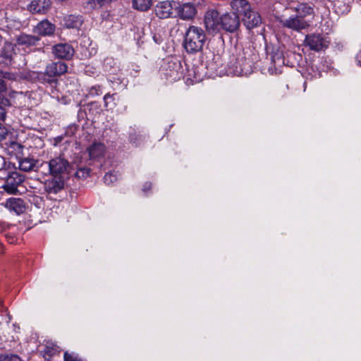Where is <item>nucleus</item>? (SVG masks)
<instances>
[{
    "label": "nucleus",
    "instance_id": "obj_1",
    "mask_svg": "<svg viewBox=\"0 0 361 361\" xmlns=\"http://www.w3.org/2000/svg\"><path fill=\"white\" fill-rule=\"evenodd\" d=\"M293 13L287 18L281 20L284 27L300 32L307 28L314 16V8L310 4L302 3L290 8Z\"/></svg>",
    "mask_w": 361,
    "mask_h": 361
},
{
    "label": "nucleus",
    "instance_id": "obj_2",
    "mask_svg": "<svg viewBox=\"0 0 361 361\" xmlns=\"http://www.w3.org/2000/svg\"><path fill=\"white\" fill-rule=\"evenodd\" d=\"M67 71L68 66L66 63L52 61L46 66L44 71H39V83L53 90L58 86L59 78Z\"/></svg>",
    "mask_w": 361,
    "mask_h": 361
},
{
    "label": "nucleus",
    "instance_id": "obj_3",
    "mask_svg": "<svg viewBox=\"0 0 361 361\" xmlns=\"http://www.w3.org/2000/svg\"><path fill=\"white\" fill-rule=\"evenodd\" d=\"M207 40L204 30L195 25H190L185 31L183 46L185 51L195 54L202 51Z\"/></svg>",
    "mask_w": 361,
    "mask_h": 361
},
{
    "label": "nucleus",
    "instance_id": "obj_4",
    "mask_svg": "<svg viewBox=\"0 0 361 361\" xmlns=\"http://www.w3.org/2000/svg\"><path fill=\"white\" fill-rule=\"evenodd\" d=\"M45 175L64 177L68 173L69 161L62 156L56 157L49 161H43L37 166Z\"/></svg>",
    "mask_w": 361,
    "mask_h": 361
},
{
    "label": "nucleus",
    "instance_id": "obj_5",
    "mask_svg": "<svg viewBox=\"0 0 361 361\" xmlns=\"http://www.w3.org/2000/svg\"><path fill=\"white\" fill-rule=\"evenodd\" d=\"M204 0H192L188 2L176 1L175 4V15L183 20H193L199 10L204 7Z\"/></svg>",
    "mask_w": 361,
    "mask_h": 361
},
{
    "label": "nucleus",
    "instance_id": "obj_6",
    "mask_svg": "<svg viewBox=\"0 0 361 361\" xmlns=\"http://www.w3.org/2000/svg\"><path fill=\"white\" fill-rule=\"evenodd\" d=\"M159 71L161 77L170 82L179 80L183 75L180 61L176 59L164 60Z\"/></svg>",
    "mask_w": 361,
    "mask_h": 361
},
{
    "label": "nucleus",
    "instance_id": "obj_7",
    "mask_svg": "<svg viewBox=\"0 0 361 361\" xmlns=\"http://www.w3.org/2000/svg\"><path fill=\"white\" fill-rule=\"evenodd\" d=\"M228 67L235 75H248L253 71L254 61L242 53L229 62Z\"/></svg>",
    "mask_w": 361,
    "mask_h": 361
},
{
    "label": "nucleus",
    "instance_id": "obj_8",
    "mask_svg": "<svg viewBox=\"0 0 361 361\" xmlns=\"http://www.w3.org/2000/svg\"><path fill=\"white\" fill-rule=\"evenodd\" d=\"M329 43V37L326 35L319 33L307 35L304 41L305 47L317 52L326 49Z\"/></svg>",
    "mask_w": 361,
    "mask_h": 361
},
{
    "label": "nucleus",
    "instance_id": "obj_9",
    "mask_svg": "<svg viewBox=\"0 0 361 361\" xmlns=\"http://www.w3.org/2000/svg\"><path fill=\"white\" fill-rule=\"evenodd\" d=\"M24 180V176L18 172H12L6 179L2 188L9 194H17L19 192L18 188L22 185Z\"/></svg>",
    "mask_w": 361,
    "mask_h": 361
},
{
    "label": "nucleus",
    "instance_id": "obj_10",
    "mask_svg": "<svg viewBox=\"0 0 361 361\" xmlns=\"http://www.w3.org/2000/svg\"><path fill=\"white\" fill-rule=\"evenodd\" d=\"M239 12L226 13L220 17L221 27L227 32H233L240 25Z\"/></svg>",
    "mask_w": 361,
    "mask_h": 361
},
{
    "label": "nucleus",
    "instance_id": "obj_11",
    "mask_svg": "<svg viewBox=\"0 0 361 361\" xmlns=\"http://www.w3.org/2000/svg\"><path fill=\"white\" fill-rule=\"evenodd\" d=\"M237 12L243 16V22L248 30L258 27L262 23L260 15L257 12L252 11L250 6L247 10L241 9L237 11Z\"/></svg>",
    "mask_w": 361,
    "mask_h": 361
},
{
    "label": "nucleus",
    "instance_id": "obj_12",
    "mask_svg": "<svg viewBox=\"0 0 361 361\" xmlns=\"http://www.w3.org/2000/svg\"><path fill=\"white\" fill-rule=\"evenodd\" d=\"M52 54L59 59L71 60L75 54V49L68 43H59L53 46Z\"/></svg>",
    "mask_w": 361,
    "mask_h": 361
},
{
    "label": "nucleus",
    "instance_id": "obj_13",
    "mask_svg": "<svg viewBox=\"0 0 361 361\" xmlns=\"http://www.w3.org/2000/svg\"><path fill=\"white\" fill-rule=\"evenodd\" d=\"M65 178L51 176L44 183V190L49 194H56L63 189Z\"/></svg>",
    "mask_w": 361,
    "mask_h": 361
},
{
    "label": "nucleus",
    "instance_id": "obj_14",
    "mask_svg": "<svg viewBox=\"0 0 361 361\" xmlns=\"http://www.w3.org/2000/svg\"><path fill=\"white\" fill-rule=\"evenodd\" d=\"M2 205L9 210V212H13L17 215L24 213L27 207L26 202L20 197L8 198Z\"/></svg>",
    "mask_w": 361,
    "mask_h": 361
},
{
    "label": "nucleus",
    "instance_id": "obj_15",
    "mask_svg": "<svg viewBox=\"0 0 361 361\" xmlns=\"http://www.w3.org/2000/svg\"><path fill=\"white\" fill-rule=\"evenodd\" d=\"M175 1H164L159 3L154 8L157 17L161 19L168 18L173 16L175 11Z\"/></svg>",
    "mask_w": 361,
    "mask_h": 361
},
{
    "label": "nucleus",
    "instance_id": "obj_16",
    "mask_svg": "<svg viewBox=\"0 0 361 361\" xmlns=\"http://www.w3.org/2000/svg\"><path fill=\"white\" fill-rule=\"evenodd\" d=\"M204 23L209 32H214L221 27L220 17L216 10H209L204 15Z\"/></svg>",
    "mask_w": 361,
    "mask_h": 361
},
{
    "label": "nucleus",
    "instance_id": "obj_17",
    "mask_svg": "<svg viewBox=\"0 0 361 361\" xmlns=\"http://www.w3.org/2000/svg\"><path fill=\"white\" fill-rule=\"evenodd\" d=\"M56 26L54 24L49 22L47 19H44L39 22L34 27L33 32L37 34V36H51L54 34Z\"/></svg>",
    "mask_w": 361,
    "mask_h": 361
},
{
    "label": "nucleus",
    "instance_id": "obj_18",
    "mask_svg": "<svg viewBox=\"0 0 361 361\" xmlns=\"http://www.w3.org/2000/svg\"><path fill=\"white\" fill-rule=\"evenodd\" d=\"M15 54L13 44L5 42L0 50V64L10 65Z\"/></svg>",
    "mask_w": 361,
    "mask_h": 361
},
{
    "label": "nucleus",
    "instance_id": "obj_19",
    "mask_svg": "<svg viewBox=\"0 0 361 361\" xmlns=\"http://www.w3.org/2000/svg\"><path fill=\"white\" fill-rule=\"evenodd\" d=\"M16 43L20 46L32 47L38 44L40 37L34 35L20 33L15 36Z\"/></svg>",
    "mask_w": 361,
    "mask_h": 361
},
{
    "label": "nucleus",
    "instance_id": "obj_20",
    "mask_svg": "<svg viewBox=\"0 0 361 361\" xmlns=\"http://www.w3.org/2000/svg\"><path fill=\"white\" fill-rule=\"evenodd\" d=\"M50 7V0H32L29 5L30 11L35 13H45Z\"/></svg>",
    "mask_w": 361,
    "mask_h": 361
},
{
    "label": "nucleus",
    "instance_id": "obj_21",
    "mask_svg": "<svg viewBox=\"0 0 361 361\" xmlns=\"http://www.w3.org/2000/svg\"><path fill=\"white\" fill-rule=\"evenodd\" d=\"M63 26L68 29H80L83 23V17L80 15L70 14L64 16Z\"/></svg>",
    "mask_w": 361,
    "mask_h": 361
},
{
    "label": "nucleus",
    "instance_id": "obj_22",
    "mask_svg": "<svg viewBox=\"0 0 361 361\" xmlns=\"http://www.w3.org/2000/svg\"><path fill=\"white\" fill-rule=\"evenodd\" d=\"M328 7H331L337 15L346 14L350 11V6L346 0H327Z\"/></svg>",
    "mask_w": 361,
    "mask_h": 361
},
{
    "label": "nucleus",
    "instance_id": "obj_23",
    "mask_svg": "<svg viewBox=\"0 0 361 361\" xmlns=\"http://www.w3.org/2000/svg\"><path fill=\"white\" fill-rule=\"evenodd\" d=\"M18 159L19 169L21 171L27 172L32 170H35L38 172H41V171H39V169L37 168V166L40 165L38 161H36L32 158L28 157L22 159L21 157Z\"/></svg>",
    "mask_w": 361,
    "mask_h": 361
},
{
    "label": "nucleus",
    "instance_id": "obj_24",
    "mask_svg": "<svg viewBox=\"0 0 361 361\" xmlns=\"http://www.w3.org/2000/svg\"><path fill=\"white\" fill-rule=\"evenodd\" d=\"M87 150L91 159H99L104 154L105 145L100 142H94L88 147Z\"/></svg>",
    "mask_w": 361,
    "mask_h": 361
},
{
    "label": "nucleus",
    "instance_id": "obj_25",
    "mask_svg": "<svg viewBox=\"0 0 361 361\" xmlns=\"http://www.w3.org/2000/svg\"><path fill=\"white\" fill-rule=\"evenodd\" d=\"M7 150L8 153L11 155L16 156L18 159L23 155L24 146L20 143L16 141H11L9 142H6Z\"/></svg>",
    "mask_w": 361,
    "mask_h": 361
},
{
    "label": "nucleus",
    "instance_id": "obj_26",
    "mask_svg": "<svg viewBox=\"0 0 361 361\" xmlns=\"http://www.w3.org/2000/svg\"><path fill=\"white\" fill-rule=\"evenodd\" d=\"M0 77L6 84L11 85L13 82H20V72H11L0 70Z\"/></svg>",
    "mask_w": 361,
    "mask_h": 361
},
{
    "label": "nucleus",
    "instance_id": "obj_27",
    "mask_svg": "<svg viewBox=\"0 0 361 361\" xmlns=\"http://www.w3.org/2000/svg\"><path fill=\"white\" fill-rule=\"evenodd\" d=\"M271 59L275 65L278 66L286 65L288 62L285 59L283 51L280 48L274 50Z\"/></svg>",
    "mask_w": 361,
    "mask_h": 361
},
{
    "label": "nucleus",
    "instance_id": "obj_28",
    "mask_svg": "<svg viewBox=\"0 0 361 361\" xmlns=\"http://www.w3.org/2000/svg\"><path fill=\"white\" fill-rule=\"evenodd\" d=\"M11 106V101L4 94H0V121H4L6 117V109Z\"/></svg>",
    "mask_w": 361,
    "mask_h": 361
},
{
    "label": "nucleus",
    "instance_id": "obj_29",
    "mask_svg": "<svg viewBox=\"0 0 361 361\" xmlns=\"http://www.w3.org/2000/svg\"><path fill=\"white\" fill-rule=\"evenodd\" d=\"M59 352V348L57 345L53 343H48L45 345L44 350L42 351V353L46 360H49L53 355Z\"/></svg>",
    "mask_w": 361,
    "mask_h": 361
},
{
    "label": "nucleus",
    "instance_id": "obj_30",
    "mask_svg": "<svg viewBox=\"0 0 361 361\" xmlns=\"http://www.w3.org/2000/svg\"><path fill=\"white\" fill-rule=\"evenodd\" d=\"M22 80L32 82H39V71H28L20 72V81Z\"/></svg>",
    "mask_w": 361,
    "mask_h": 361
},
{
    "label": "nucleus",
    "instance_id": "obj_31",
    "mask_svg": "<svg viewBox=\"0 0 361 361\" xmlns=\"http://www.w3.org/2000/svg\"><path fill=\"white\" fill-rule=\"evenodd\" d=\"M133 7L138 11H146L152 5V0H133Z\"/></svg>",
    "mask_w": 361,
    "mask_h": 361
},
{
    "label": "nucleus",
    "instance_id": "obj_32",
    "mask_svg": "<svg viewBox=\"0 0 361 361\" xmlns=\"http://www.w3.org/2000/svg\"><path fill=\"white\" fill-rule=\"evenodd\" d=\"M112 0H88L86 3V7L90 9H99L101 8L109 3Z\"/></svg>",
    "mask_w": 361,
    "mask_h": 361
},
{
    "label": "nucleus",
    "instance_id": "obj_33",
    "mask_svg": "<svg viewBox=\"0 0 361 361\" xmlns=\"http://www.w3.org/2000/svg\"><path fill=\"white\" fill-rule=\"evenodd\" d=\"M231 6L234 11H240L241 9L247 10L250 5L247 0H233L231 2Z\"/></svg>",
    "mask_w": 361,
    "mask_h": 361
},
{
    "label": "nucleus",
    "instance_id": "obj_34",
    "mask_svg": "<svg viewBox=\"0 0 361 361\" xmlns=\"http://www.w3.org/2000/svg\"><path fill=\"white\" fill-rule=\"evenodd\" d=\"M142 135L137 133L135 128L132 129V131L129 134V141L130 143L138 146L140 143Z\"/></svg>",
    "mask_w": 361,
    "mask_h": 361
},
{
    "label": "nucleus",
    "instance_id": "obj_35",
    "mask_svg": "<svg viewBox=\"0 0 361 361\" xmlns=\"http://www.w3.org/2000/svg\"><path fill=\"white\" fill-rule=\"evenodd\" d=\"M118 179V175L117 173L115 171H110L109 173H106L104 176V182L106 185H110L116 182Z\"/></svg>",
    "mask_w": 361,
    "mask_h": 361
},
{
    "label": "nucleus",
    "instance_id": "obj_36",
    "mask_svg": "<svg viewBox=\"0 0 361 361\" xmlns=\"http://www.w3.org/2000/svg\"><path fill=\"white\" fill-rule=\"evenodd\" d=\"M90 169L87 167H80L78 168L75 172V176L79 178H86L90 176Z\"/></svg>",
    "mask_w": 361,
    "mask_h": 361
},
{
    "label": "nucleus",
    "instance_id": "obj_37",
    "mask_svg": "<svg viewBox=\"0 0 361 361\" xmlns=\"http://www.w3.org/2000/svg\"><path fill=\"white\" fill-rule=\"evenodd\" d=\"M0 361H21V358L16 354H1Z\"/></svg>",
    "mask_w": 361,
    "mask_h": 361
},
{
    "label": "nucleus",
    "instance_id": "obj_38",
    "mask_svg": "<svg viewBox=\"0 0 361 361\" xmlns=\"http://www.w3.org/2000/svg\"><path fill=\"white\" fill-rule=\"evenodd\" d=\"M64 361H82L75 353L65 352L63 355Z\"/></svg>",
    "mask_w": 361,
    "mask_h": 361
},
{
    "label": "nucleus",
    "instance_id": "obj_39",
    "mask_svg": "<svg viewBox=\"0 0 361 361\" xmlns=\"http://www.w3.org/2000/svg\"><path fill=\"white\" fill-rule=\"evenodd\" d=\"M104 105L107 108L109 106H114V94H111L110 93H107L104 97Z\"/></svg>",
    "mask_w": 361,
    "mask_h": 361
},
{
    "label": "nucleus",
    "instance_id": "obj_40",
    "mask_svg": "<svg viewBox=\"0 0 361 361\" xmlns=\"http://www.w3.org/2000/svg\"><path fill=\"white\" fill-rule=\"evenodd\" d=\"M89 94L92 96H97L101 94V87L99 85L92 86L89 90Z\"/></svg>",
    "mask_w": 361,
    "mask_h": 361
},
{
    "label": "nucleus",
    "instance_id": "obj_41",
    "mask_svg": "<svg viewBox=\"0 0 361 361\" xmlns=\"http://www.w3.org/2000/svg\"><path fill=\"white\" fill-rule=\"evenodd\" d=\"M8 134V130L7 128L3 126L1 123H0V142L5 140L6 136Z\"/></svg>",
    "mask_w": 361,
    "mask_h": 361
},
{
    "label": "nucleus",
    "instance_id": "obj_42",
    "mask_svg": "<svg viewBox=\"0 0 361 361\" xmlns=\"http://www.w3.org/2000/svg\"><path fill=\"white\" fill-rule=\"evenodd\" d=\"M7 90V84L5 80H2L0 77V94H3L4 92Z\"/></svg>",
    "mask_w": 361,
    "mask_h": 361
},
{
    "label": "nucleus",
    "instance_id": "obj_43",
    "mask_svg": "<svg viewBox=\"0 0 361 361\" xmlns=\"http://www.w3.org/2000/svg\"><path fill=\"white\" fill-rule=\"evenodd\" d=\"M355 61L357 64V66L361 67V49L359 51V52L355 56Z\"/></svg>",
    "mask_w": 361,
    "mask_h": 361
},
{
    "label": "nucleus",
    "instance_id": "obj_44",
    "mask_svg": "<svg viewBox=\"0 0 361 361\" xmlns=\"http://www.w3.org/2000/svg\"><path fill=\"white\" fill-rule=\"evenodd\" d=\"M153 40L154 41V42L156 44H160L161 42H162V38H161V35H154L153 36Z\"/></svg>",
    "mask_w": 361,
    "mask_h": 361
},
{
    "label": "nucleus",
    "instance_id": "obj_45",
    "mask_svg": "<svg viewBox=\"0 0 361 361\" xmlns=\"http://www.w3.org/2000/svg\"><path fill=\"white\" fill-rule=\"evenodd\" d=\"M76 128L75 126H70L69 130H67L65 133V135H72L73 134V130H75Z\"/></svg>",
    "mask_w": 361,
    "mask_h": 361
},
{
    "label": "nucleus",
    "instance_id": "obj_46",
    "mask_svg": "<svg viewBox=\"0 0 361 361\" xmlns=\"http://www.w3.org/2000/svg\"><path fill=\"white\" fill-rule=\"evenodd\" d=\"M151 187H152V183H149V182H147L144 184L143 185V188H142V190L143 191H147V190H149L151 189Z\"/></svg>",
    "mask_w": 361,
    "mask_h": 361
},
{
    "label": "nucleus",
    "instance_id": "obj_47",
    "mask_svg": "<svg viewBox=\"0 0 361 361\" xmlns=\"http://www.w3.org/2000/svg\"><path fill=\"white\" fill-rule=\"evenodd\" d=\"M140 71V69H139V67L138 66H136V68H133L132 71L130 72V74L132 75V76H134L135 77L136 76V74L137 73H139Z\"/></svg>",
    "mask_w": 361,
    "mask_h": 361
},
{
    "label": "nucleus",
    "instance_id": "obj_48",
    "mask_svg": "<svg viewBox=\"0 0 361 361\" xmlns=\"http://www.w3.org/2000/svg\"><path fill=\"white\" fill-rule=\"evenodd\" d=\"M63 137H64L63 135H59V136L56 137L54 138L56 144L61 142L63 140Z\"/></svg>",
    "mask_w": 361,
    "mask_h": 361
},
{
    "label": "nucleus",
    "instance_id": "obj_49",
    "mask_svg": "<svg viewBox=\"0 0 361 361\" xmlns=\"http://www.w3.org/2000/svg\"><path fill=\"white\" fill-rule=\"evenodd\" d=\"M5 163L6 162L4 158L0 156V170L4 168Z\"/></svg>",
    "mask_w": 361,
    "mask_h": 361
},
{
    "label": "nucleus",
    "instance_id": "obj_50",
    "mask_svg": "<svg viewBox=\"0 0 361 361\" xmlns=\"http://www.w3.org/2000/svg\"><path fill=\"white\" fill-rule=\"evenodd\" d=\"M5 227H6L5 224L0 221V231L1 232L3 231L4 229L5 228Z\"/></svg>",
    "mask_w": 361,
    "mask_h": 361
},
{
    "label": "nucleus",
    "instance_id": "obj_51",
    "mask_svg": "<svg viewBox=\"0 0 361 361\" xmlns=\"http://www.w3.org/2000/svg\"><path fill=\"white\" fill-rule=\"evenodd\" d=\"M35 199L37 200L36 203L38 204L37 207H40V205H39V203L38 202V201L42 202V198L37 197L34 198V200H35Z\"/></svg>",
    "mask_w": 361,
    "mask_h": 361
},
{
    "label": "nucleus",
    "instance_id": "obj_52",
    "mask_svg": "<svg viewBox=\"0 0 361 361\" xmlns=\"http://www.w3.org/2000/svg\"><path fill=\"white\" fill-rule=\"evenodd\" d=\"M2 252H3V247H2L1 243H0V254L2 253Z\"/></svg>",
    "mask_w": 361,
    "mask_h": 361
}]
</instances>
